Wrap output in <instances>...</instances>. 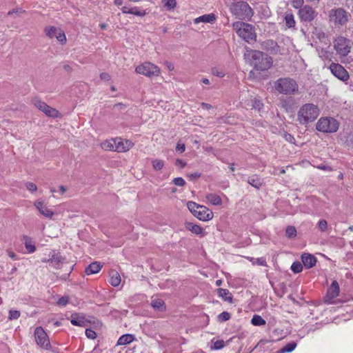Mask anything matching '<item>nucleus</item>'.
Listing matches in <instances>:
<instances>
[{
    "instance_id": "obj_1",
    "label": "nucleus",
    "mask_w": 353,
    "mask_h": 353,
    "mask_svg": "<svg viewBox=\"0 0 353 353\" xmlns=\"http://www.w3.org/2000/svg\"><path fill=\"white\" fill-rule=\"evenodd\" d=\"M320 114L319 108L313 103H305L301 105L297 112V121L302 125L314 121Z\"/></svg>"
},
{
    "instance_id": "obj_60",
    "label": "nucleus",
    "mask_w": 353,
    "mask_h": 353,
    "mask_svg": "<svg viewBox=\"0 0 353 353\" xmlns=\"http://www.w3.org/2000/svg\"><path fill=\"white\" fill-rule=\"evenodd\" d=\"M176 165L183 168L186 165V163L181 159H176Z\"/></svg>"
},
{
    "instance_id": "obj_35",
    "label": "nucleus",
    "mask_w": 353,
    "mask_h": 353,
    "mask_svg": "<svg viewBox=\"0 0 353 353\" xmlns=\"http://www.w3.org/2000/svg\"><path fill=\"white\" fill-rule=\"evenodd\" d=\"M44 32L46 36L50 39H52L56 36L57 29L54 26H48L45 28Z\"/></svg>"
},
{
    "instance_id": "obj_29",
    "label": "nucleus",
    "mask_w": 353,
    "mask_h": 353,
    "mask_svg": "<svg viewBox=\"0 0 353 353\" xmlns=\"http://www.w3.org/2000/svg\"><path fill=\"white\" fill-rule=\"evenodd\" d=\"M151 305L159 311H163L165 309V303L162 299H152L151 301Z\"/></svg>"
},
{
    "instance_id": "obj_45",
    "label": "nucleus",
    "mask_w": 353,
    "mask_h": 353,
    "mask_svg": "<svg viewBox=\"0 0 353 353\" xmlns=\"http://www.w3.org/2000/svg\"><path fill=\"white\" fill-rule=\"evenodd\" d=\"M230 319V314L228 312H223L218 316L219 321H226Z\"/></svg>"
},
{
    "instance_id": "obj_61",
    "label": "nucleus",
    "mask_w": 353,
    "mask_h": 353,
    "mask_svg": "<svg viewBox=\"0 0 353 353\" xmlns=\"http://www.w3.org/2000/svg\"><path fill=\"white\" fill-rule=\"evenodd\" d=\"M7 252H8V256H9L11 259H14V260H17V259H18L17 256V255H16V254H15L12 251L8 250V251H7Z\"/></svg>"
},
{
    "instance_id": "obj_22",
    "label": "nucleus",
    "mask_w": 353,
    "mask_h": 353,
    "mask_svg": "<svg viewBox=\"0 0 353 353\" xmlns=\"http://www.w3.org/2000/svg\"><path fill=\"white\" fill-rule=\"evenodd\" d=\"M109 283L114 287H117L121 283V279L119 272L114 270L110 272Z\"/></svg>"
},
{
    "instance_id": "obj_63",
    "label": "nucleus",
    "mask_w": 353,
    "mask_h": 353,
    "mask_svg": "<svg viewBox=\"0 0 353 353\" xmlns=\"http://www.w3.org/2000/svg\"><path fill=\"white\" fill-rule=\"evenodd\" d=\"M34 205L39 210V211L40 210V209L43 208L44 206L43 203L41 201H39L35 202Z\"/></svg>"
},
{
    "instance_id": "obj_58",
    "label": "nucleus",
    "mask_w": 353,
    "mask_h": 353,
    "mask_svg": "<svg viewBox=\"0 0 353 353\" xmlns=\"http://www.w3.org/2000/svg\"><path fill=\"white\" fill-rule=\"evenodd\" d=\"M317 168H319L320 170H325V171H329V172L332 170V168L326 164H321L320 165H318Z\"/></svg>"
},
{
    "instance_id": "obj_59",
    "label": "nucleus",
    "mask_w": 353,
    "mask_h": 353,
    "mask_svg": "<svg viewBox=\"0 0 353 353\" xmlns=\"http://www.w3.org/2000/svg\"><path fill=\"white\" fill-rule=\"evenodd\" d=\"M126 108V105L123 103H117L114 105L113 108L118 110H125Z\"/></svg>"
},
{
    "instance_id": "obj_37",
    "label": "nucleus",
    "mask_w": 353,
    "mask_h": 353,
    "mask_svg": "<svg viewBox=\"0 0 353 353\" xmlns=\"http://www.w3.org/2000/svg\"><path fill=\"white\" fill-rule=\"evenodd\" d=\"M285 234H286V236L289 239H293V238L296 237V230L295 227L292 226V225L288 226L286 228V230H285Z\"/></svg>"
},
{
    "instance_id": "obj_11",
    "label": "nucleus",
    "mask_w": 353,
    "mask_h": 353,
    "mask_svg": "<svg viewBox=\"0 0 353 353\" xmlns=\"http://www.w3.org/2000/svg\"><path fill=\"white\" fill-rule=\"evenodd\" d=\"M34 339L37 344L45 350H50L51 345L48 336L41 327H37L34 330Z\"/></svg>"
},
{
    "instance_id": "obj_31",
    "label": "nucleus",
    "mask_w": 353,
    "mask_h": 353,
    "mask_svg": "<svg viewBox=\"0 0 353 353\" xmlns=\"http://www.w3.org/2000/svg\"><path fill=\"white\" fill-rule=\"evenodd\" d=\"M206 199L209 202H210L212 205H219L222 203V200L221 197L216 194H209L206 196Z\"/></svg>"
},
{
    "instance_id": "obj_24",
    "label": "nucleus",
    "mask_w": 353,
    "mask_h": 353,
    "mask_svg": "<svg viewBox=\"0 0 353 353\" xmlns=\"http://www.w3.org/2000/svg\"><path fill=\"white\" fill-rule=\"evenodd\" d=\"M247 181L256 189H259L263 185V180L257 175L249 176Z\"/></svg>"
},
{
    "instance_id": "obj_51",
    "label": "nucleus",
    "mask_w": 353,
    "mask_h": 353,
    "mask_svg": "<svg viewBox=\"0 0 353 353\" xmlns=\"http://www.w3.org/2000/svg\"><path fill=\"white\" fill-rule=\"evenodd\" d=\"M165 6L169 8H174L176 6V0H163Z\"/></svg>"
},
{
    "instance_id": "obj_5",
    "label": "nucleus",
    "mask_w": 353,
    "mask_h": 353,
    "mask_svg": "<svg viewBox=\"0 0 353 353\" xmlns=\"http://www.w3.org/2000/svg\"><path fill=\"white\" fill-rule=\"evenodd\" d=\"M232 28L237 35L245 41L250 43L256 41V34L252 25L239 21L233 23Z\"/></svg>"
},
{
    "instance_id": "obj_30",
    "label": "nucleus",
    "mask_w": 353,
    "mask_h": 353,
    "mask_svg": "<svg viewBox=\"0 0 353 353\" xmlns=\"http://www.w3.org/2000/svg\"><path fill=\"white\" fill-rule=\"evenodd\" d=\"M24 240V245L29 253H33L36 250L35 245H34L32 239L28 236L24 235L23 236Z\"/></svg>"
},
{
    "instance_id": "obj_56",
    "label": "nucleus",
    "mask_w": 353,
    "mask_h": 353,
    "mask_svg": "<svg viewBox=\"0 0 353 353\" xmlns=\"http://www.w3.org/2000/svg\"><path fill=\"white\" fill-rule=\"evenodd\" d=\"M185 150V144L178 143L176 146V150L179 152L180 153H183Z\"/></svg>"
},
{
    "instance_id": "obj_3",
    "label": "nucleus",
    "mask_w": 353,
    "mask_h": 353,
    "mask_svg": "<svg viewBox=\"0 0 353 353\" xmlns=\"http://www.w3.org/2000/svg\"><path fill=\"white\" fill-rule=\"evenodd\" d=\"M275 90L281 94L294 95L299 92L297 82L290 77H282L278 79L274 83Z\"/></svg>"
},
{
    "instance_id": "obj_48",
    "label": "nucleus",
    "mask_w": 353,
    "mask_h": 353,
    "mask_svg": "<svg viewBox=\"0 0 353 353\" xmlns=\"http://www.w3.org/2000/svg\"><path fill=\"white\" fill-rule=\"evenodd\" d=\"M85 335L88 338L94 339L97 336L96 332L92 329H86L85 330Z\"/></svg>"
},
{
    "instance_id": "obj_46",
    "label": "nucleus",
    "mask_w": 353,
    "mask_h": 353,
    "mask_svg": "<svg viewBox=\"0 0 353 353\" xmlns=\"http://www.w3.org/2000/svg\"><path fill=\"white\" fill-rule=\"evenodd\" d=\"M318 228L321 232H325L327 229V223L325 219L319 221Z\"/></svg>"
},
{
    "instance_id": "obj_47",
    "label": "nucleus",
    "mask_w": 353,
    "mask_h": 353,
    "mask_svg": "<svg viewBox=\"0 0 353 353\" xmlns=\"http://www.w3.org/2000/svg\"><path fill=\"white\" fill-rule=\"evenodd\" d=\"M173 183L177 186H184L185 184V180L181 177L174 178Z\"/></svg>"
},
{
    "instance_id": "obj_6",
    "label": "nucleus",
    "mask_w": 353,
    "mask_h": 353,
    "mask_svg": "<svg viewBox=\"0 0 353 353\" xmlns=\"http://www.w3.org/2000/svg\"><path fill=\"white\" fill-rule=\"evenodd\" d=\"M187 207L192 214L201 221H209L213 218V212L208 208L199 205L194 201H188Z\"/></svg>"
},
{
    "instance_id": "obj_64",
    "label": "nucleus",
    "mask_w": 353,
    "mask_h": 353,
    "mask_svg": "<svg viewBox=\"0 0 353 353\" xmlns=\"http://www.w3.org/2000/svg\"><path fill=\"white\" fill-rule=\"evenodd\" d=\"M201 105L202 108H203V109L209 110V109L212 108V105L209 103H201Z\"/></svg>"
},
{
    "instance_id": "obj_10",
    "label": "nucleus",
    "mask_w": 353,
    "mask_h": 353,
    "mask_svg": "<svg viewBox=\"0 0 353 353\" xmlns=\"http://www.w3.org/2000/svg\"><path fill=\"white\" fill-rule=\"evenodd\" d=\"M334 47L339 54L345 57L350 52L351 41L343 37H339L334 41Z\"/></svg>"
},
{
    "instance_id": "obj_41",
    "label": "nucleus",
    "mask_w": 353,
    "mask_h": 353,
    "mask_svg": "<svg viewBox=\"0 0 353 353\" xmlns=\"http://www.w3.org/2000/svg\"><path fill=\"white\" fill-rule=\"evenodd\" d=\"M291 270L294 273H299L303 270V265L299 261L294 262L291 266Z\"/></svg>"
},
{
    "instance_id": "obj_4",
    "label": "nucleus",
    "mask_w": 353,
    "mask_h": 353,
    "mask_svg": "<svg viewBox=\"0 0 353 353\" xmlns=\"http://www.w3.org/2000/svg\"><path fill=\"white\" fill-rule=\"evenodd\" d=\"M228 6L232 14L239 20H248L253 15L252 9L245 1L232 2Z\"/></svg>"
},
{
    "instance_id": "obj_20",
    "label": "nucleus",
    "mask_w": 353,
    "mask_h": 353,
    "mask_svg": "<svg viewBox=\"0 0 353 353\" xmlns=\"http://www.w3.org/2000/svg\"><path fill=\"white\" fill-rule=\"evenodd\" d=\"M301 260L304 266L307 268H311L316 265V259L314 256L310 254H303Z\"/></svg>"
},
{
    "instance_id": "obj_27",
    "label": "nucleus",
    "mask_w": 353,
    "mask_h": 353,
    "mask_svg": "<svg viewBox=\"0 0 353 353\" xmlns=\"http://www.w3.org/2000/svg\"><path fill=\"white\" fill-rule=\"evenodd\" d=\"M185 228L195 234H201L203 232V229L201 226L192 223H186Z\"/></svg>"
},
{
    "instance_id": "obj_28",
    "label": "nucleus",
    "mask_w": 353,
    "mask_h": 353,
    "mask_svg": "<svg viewBox=\"0 0 353 353\" xmlns=\"http://www.w3.org/2000/svg\"><path fill=\"white\" fill-rule=\"evenodd\" d=\"M217 293L224 301L232 302V296L228 290L219 288L217 289Z\"/></svg>"
},
{
    "instance_id": "obj_14",
    "label": "nucleus",
    "mask_w": 353,
    "mask_h": 353,
    "mask_svg": "<svg viewBox=\"0 0 353 353\" xmlns=\"http://www.w3.org/2000/svg\"><path fill=\"white\" fill-rule=\"evenodd\" d=\"M331 72L339 79L346 81L349 79V74L347 70L339 63H332L330 65Z\"/></svg>"
},
{
    "instance_id": "obj_12",
    "label": "nucleus",
    "mask_w": 353,
    "mask_h": 353,
    "mask_svg": "<svg viewBox=\"0 0 353 353\" xmlns=\"http://www.w3.org/2000/svg\"><path fill=\"white\" fill-rule=\"evenodd\" d=\"M32 103L34 106L43 112L48 117L56 118L58 117L59 112L56 109L48 105L44 101L38 99H34Z\"/></svg>"
},
{
    "instance_id": "obj_50",
    "label": "nucleus",
    "mask_w": 353,
    "mask_h": 353,
    "mask_svg": "<svg viewBox=\"0 0 353 353\" xmlns=\"http://www.w3.org/2000/svg\"><path fill=\"white\" fill-rule=\"evenodd\" d=\"M304 3V0H292V5L294 8H301Z\"/></svg>"
},
{
    "instance_id": "obj_38",
    "label": "nucleus",
    "mask_w": 353,
    "mask_h": 353,
    "mask_svg": "<svg viewBox=\"0 0 353 353\" xmlns=\"http://www.w3.org/2000/svg\"><path fill=\"white\" fill-rule=\"evenodd\" d=\"M152 164L153 168L155 170L159 171L163 168L164 161L163 160H160V159H153L152 161Z\"/></svg>"
},
{
    "instance_id": "obj_7",
    "label": "nucleus",
    "mask_w": 353,
    "mask_h": 353,
    "mask_svg": "<svg viewBox=\"0 0 353 353\" xmlns=\"http://www.w3.org/2000/svg\"><path fill=\"white\" fill-rule=\"evenodd\" d=\"M339 127V123L333 117H321L316 124V128L318 131L323 133L336 132Z\"/></svg>"
},
{
    "instance_id": "obj_17",
    "label": "nucleus",
    "mask_w": 353,
    "mask_h": 353,
    "mask_svg": "<svg viewBox=\"0 0 353 353\" xmlns=\"http://www.w3.org/2000/svg\"><path fill=\"white\" fill-rule=\"evenodd\" d=\"M339 285L336 281H334L330 287L327 289L326 300L330 303H332V300L339 296Z\"/></svg>"
},
{
    "instance_id": "obj_18",
    "label": "nucleus",
    "mask_w": 353,
    "mask_h": 353,
    "mask_svg": "<svg viewBox=\"0 0 353 353\" xmlns=\"http://www.w3.org/2000/svg\"><path fill=\"white\" fill-rule=\"evenodd\" d=\"M70 322L73 325L79 327L87 326L88 321L85 319V316L80 313H74L71 315Z\"/></svg>"
},
{
    "instance_id": "obj_33",
    "label": "nucleus",
    "mask_w": 353,
    "mask_h": 353,
    "mask_svg": "<svg viewBox=\"0 0 353 353\" xmlns=\"http://www.w3.org/2000/svg\"><path fill=\"white\" fill-rule=\"evenodd\" d=\"M251 323L254 325L260 326L265 325V321L259 315L255 314L253 316Z\"/></svg>"
},
{
    "instance_id": "obj_8",
    "label": "nucleus",
    "mask_w": 353,
    "mask_h": 353,
    "mask_svg": "<svg viewBox=\"0 0 353 353\" xmlns=\"http://www.w3.org/2000/svg\"><path fill=\"white\" fill-rule=\"evenodd\" d=\"M350 14L341 8L332 9L329 12L330 21L335 26H345L348 21Z\"/></svg>"
},
{
    "instance_id": "obj_40",
    "label": "nucleus",
    "mask_w": 353,
    "mask_h": 353,
    "mask_svg": "<svg viewBox=\"0 0 353 353\" xmlns=\"http://www.w3.org/2000/svg\"><path fill=\"white\" fill-rule=\"evenodd\" d=\"M252 108L260 111L263 108V104L261 100L255 98L252 101Z\"/></svg>"
},
{
    "instance_id": "obj_57",
    "label": "nucleus",
    "mask_w": 353,
    "mask_h": 353,
    "mask_svg": "<svg viewBox=\"0 0 353 353\" xmlns=\"http://www.w3.org/2000/svg\"><path fill=\"white\" fill-rule=\"evenodd\" d=\"M100 79L108 81L110 80V75L108 72H102L100 74Z\"/></svg>"
},
{
    "instance_id": "obj_13",
    "label": "nucleus",
    "mask_w": 353,
    "mask_h": 353,
    "mask_svg": "<svg viewBox=\"0 0 353 353\" xmlns=\"http://www.w3.org/2000/svg\"><path fill=\"white\" fill-rule=\"evenodd\" d=\"M299 17L301 21L310 22L315 18V10L310 6H302L299 10Z\"/></svg>"
},
{
    "instance_id": "obj_44",
    "label": "nucleus",
    "mask_w": 353,
    "mask_h": 353,
    "mask_svg": "<svg viewBox=\"0 0 353 353\" xmlns=\"http://www.w3.org/2000/svg\"><path fill=\"white\" fill-rule=\"evenodd\" d=\"M20 316V312L15 310H10L9 311V319L13 320V319H18Z\"/></svg>"
},
{
    "instance_id": "obj_32",
    "label": "nucleus",
    "mask_w": 353,
    "mask_h": 353,
    "mask_svg": "<svg viewBox=\"0 0 353 353\" xmlns=\"http://www.w3.org/2000/svg\"><path fill=\"white\" fill-rule=\"evenodd\" d=\"M216 19L214 14H204L196 19V22L212 23Z\"/></svg>"
},
{
    "instance_id": "obj_2",
    "label": "nucleus",
    "mask_w": 353,
    "mask_h": 353,
    "mask_svg": "<svg viewBox=\"0 0 353 353\" xmlns=\"http://www.w3.org/2000/svg\"><path fill=\"white\" fill-rule=\"evenodd\" d=\"M245 55L251 57V64L256 70L265 71L272 65V57L261 51L250 50Z\"/></svg>"
},
{
    "instance_id": "obj_34",
    "label": "nucleus",
    "mask_w": 353,
    "mask_h": 353,
    "mask_svg": "<svg viewBox=\"0 0 353 353\" xmlns=\"http://www.w3.org/2000/svg\"><path fill=\"white\" fill-rule=\"evenodd\" d=\"M285 25L288 28H293L295 26V20L292 14H288L285 17Z\"/></svg>"
},
{
    "instance_id": "obj_25",
    "label": "nucleus",
    "mask_w": 353,
    "mask_h": 353,
    "mask_svg": "<svg viewBox=\"0 0 353 353\" xmlns=\"http://www.w3.org/2000/svg\"><path fill=\"white\" fill-rule=\"evenodd\" d=\"M134 340V336L132 334H123L122 335L117 341L118 345H123L130 343Z\"/></svg>"
},
{
    "instance_id": "obj_23",
    "label": "nucleus",
    "mask_w": 353,
    "mask_h": 353,
    "mask_svg": "<svg viewBox=\"0 0 353 353\" xmlns=\"http://www.w3.org/2000/svg\"><path fill=\"white\" fill-rule=\"evenodd\" d=\"M102 268V265L100 263L94 262L90 264L85 270V272L86 274H93L98 273Z\"/></svg>"
},
{
    "instance_id": "obj_15",
    "label": "nucleus",
    "mask_w": 353,
    "mask_h": 353,
    "mask_svg": "<svg viewBox=\"0 0 353 353\" xmlns=\"http://www.w3.org/2000/svg\"><path fill=\"white\" fill-rule=\"evenodd\" d=\"M261 48L271 54H276L280 51V47L277 43L272 39H268L261 43Z\"/></svg>"
},
{
    "instance_id": "obj_43",
    "label": "nucleus",
    "mask_w": 353,
    "mask_h": 353,
    "mask_svg": "<svg viewBox=\"0 0 353 353\" xmlns=\"http://www.w3.org/2000/svg\"><path fill=\"white\" fill-rule=\"evenodd\" d=\"M55 37L61 43H63L66 41L65 35L64 32L61 30L57 32Z\"/></svg>"
},
{
    "instance_id": "obj_42",
    "label": "nucleus",
    "mask_w": 353,
    "mask_h": 353,
    "mask_svg": "<svg viewBox=\"0 0 353 353\" xmlns=\"http://www.w3.org/2000/svg\"><path fill=\"white\" fill-rule=\"evenodd\" d=\"M312 34L314 36H316V37L318 38L319 40H322L325 38V33L322 30L318 29L317 28H314V30L312 32Z\"/></svg>"
},
{
    "instance_id": "obj_62",
    "label": "nucleus",
    "mask_w": 353,
    "mask_h": 353,
    "mask_svg": "<svg viewBox=\"0 0 353 353\" xmlns=\"http://www.w3.org/2000/svg\"><path fill=\"white\" fill-rule=\"evenodd\" d=\"M201 176V174L198 172H194V173H192L190 174V175H188V176L191 179H198Z\"/></svg>"
},
{
    "instance_id": "obj_54",
    "label": "nucleus",
    "mask_w": 353,
    "mask_h": 353,
    "mask_svg": "<svg viewBox=\"0 0 353 353\" xmlns=\"http://www.w3.org/2000/svg\"><path fill=\"white\" fill-rule=\"evenodd\" d=\"M212 73L213 75L219 77H223L225 76L224 72L219 70L217 68H213L212 70Z\"/></svg>"
},
{
    "instance_id": "obj_16",
    "label": "nucleus",
    "mask_w": 353,
    "mask_h": 353,
    "mask_svg": "<svg viewBox=\"0 0 353 353\" xmlns=\"http://www.w3.org/2000/svg\"><path fill=\"white\" fill-rule=\"evenodd\" d=\"M134 143L130 140H123L121 138H116L115 151L125 152L132 148Z\"/></svg>"
},
{
    "instance_id": "obj_36",
    "label": "nucleus",
    "mask_w": 353,
    "mask_h": 353,
    "mask_svg": "<svg viewBox=\"0 0 353 353\" xmlns=\"http://www.w3.org/2000/svg\"><path fill=\"white\" fill-rule=\"evenodd\" d=\"M296 347V343L294 342L289 343L283 346L280 350L281 353H286L292 352Z\"/></svg>"
},
{
    "instance_id": "obj_39",
    "label": "nucleus",
    "mask_w": 353,
    "mask_h": 353,
    "mask_svg": "<svg viewBox=\"0 0 353 353\" xmlns=\"http://www.w3.org/2000/svg\"><path fill=\"white\" fill-rule=\"evenodd\" d=\"M39 212L46 218L51 219L54 215V212L48 209L46 205L43 208L40 209Z\"/></svg>"
},
{
    "instance_id": "obj_55",
    "label": "nucleus",
    "mask_w": 353,
    "mask_h": 353,
    "mask_svg": "<svg viewBox=\"0 0 353 353\" xmlns=\"http://www.w3.org/2000/svg\"><path fill=\"white\" fill-rule=\"evenodd\" d=\"M284 138H285V139L287 141H288L290 143H294V141H295L294 137L292 135H291L290 134H288V133H285L284 134Z\"/></svg>"
},
{
    "instance_id": "obj_19",
    "label": "nucleus",
    "mask_w": 353,
    "mask_h": 353,
    "mask_svg": "<svg viewBox=\"0 0 353 353\" xmlns=\"http://www.w3.org/2000/svg\"><path fill=\"white\" fill-rule=\"evenodd\" d=\"M64 259L62 257L60 253L53 252L50 259L47 261L50 263L51 265L55 268H59L61 265L63 263ZM44 261V260L43 261ZM46 261L45 260V262Z\"/></svg>"
},
{
    "instance_id": "obj_49",
    "label": "nucleus",
    "mask_w": 353,
    "mask_h": 353,
    "mask_svg": "<svg viewBox=\"0 0 353 353\" xmlns=\"http://www.w3.org/2000/svg\"><path fill=\"white\" fill-rule=\"evenodd\" d=\"M225 343L223 340H217L214 343L213 347L214 350H220L224 347Z\"/></svg>"
},
{
    "instance_id": "obj_52",
    "label": "nucleus",
    "mask_w": 353,
    "mask_h": 353,
    "mask_svg": "<svg viewBox=\"0 0 353 353\" xmlns=\"http://www.w3.org/2000/svg\"><path fill=\"white\" fill-rule=\"evenodd\" d=\"M26 186L27 189L30 192H35L37 190V185L34 183H32V182H28L26 184Z\"/></svg>"
},
{
    "instance_id": "obj_9",
    "label": "nucleus",
    "mask_w": 353,
    "mask_h": 353,
    "mask_svg": "<svg viewBox=\"0 0 353 353\" xmlns=\"http://www.w3.org/2000/svg\"><path fill=\"white\" fill-rule=\"evenodd\" d=\"M135 71L138 74L145 75L150 78L157 77L160 73L159 68L150 62H145L138 65Z\"/></svg>"
},
{
    "instance_id": "obj_53",
    "label": "nucleus",
    "mask_w": 353,
    "mask_h": 353,
    "mask_svg": "<svg viewBox=\"0 0 353 353\" xmlns=\"http://www.w3.org/2000/svg\"><path fill=\"white\" fill-rule=\"evenodd\" d=\"M68 303V296H62L57 301V304L60 306H64Z\"/></svg>"
},
{
    "instance_id": "obj_21",
    "label": "nucleus",
    "mask_w": 353,
    "mask_h": 353,
    "mask_svg": "<svg viewBox=\"0 0 353 353\" xmlns=\"http://www.w3.org/2000/svg\"><path fill=\"white\" fill-rule=\"evenodd\" d=\"M121 10L124 14H131L139 17H143L146 14L145 10H141L137 7L129 8L128 6H123Z\"/></svg>"
},
{
    "instance_id": "obj_26",
    "label": "nucleus",
    "mask_w": 353,
    "mask_h": 353,
    "mask_svg": "<svg viewBox=\"0 0 353 353\" xmlns=\"http://www.w3.org/2000/svg\"><path fill=\"white\" fill-rule=\"evenodd\" d=\"M101 145L105 150L115 151L116 139L105 140L101 143Z\"/></svg>"
}]
</instances>
